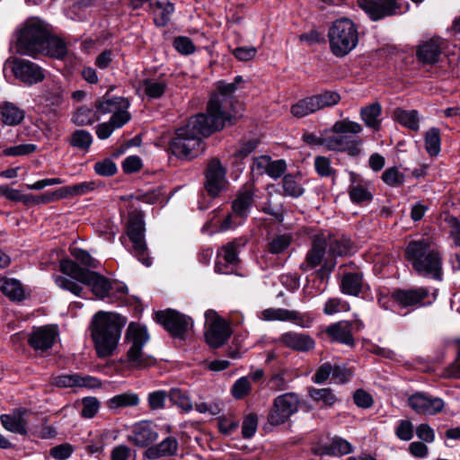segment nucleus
Here are the masks:
<instances>
[{
	"label": "nucleus",
	"instance_id": "obj_1",
	"mask_svg": "<svg viewBox=\"0 0 460 460\" xmlns=\"http://www.w3.org/2000/svg\"><path fill=\"white\" fill-rule=\"evenodd\" d=\"M221 103L215 98L207 107V113L191 117L184 127L177 129L171 141L172 153L181 158L192 159L201 155L205 145L200 136L208 137L225 127V113L219 112Z\"/></svg>",
	"mask_w": 460,
	"mask_h": 460
},
{
	"label": "nucleus",
	"instance_id": "obj_2",
	"mask_svg": "<svg viewBox=\"0 0 460 460\" xmlns=\"http://www.w3.org/2000/svg\"><path fill=\"white\" fill-rule=\"evenodd\" d=\"M59 269L65 276H56L55 283L60 288L80 296L83 291V288L77 283L80 282L89 287L98 298L103 299L109 295L111 284L104 276L84 269L68 259L60 261Z\"/></svg>",
	"mask_w": 460,
	"mask_h": 460
},
{
	"label": "nucleus",
	"instance_id": "obj_3",
	"mask_svg": "<svg viewBox=\"0 0 460 460\" xmlns=\"http://www.w3.org/2000/svg\"><path fill=\"white\" fill-rule=\"evenodd\" d=\"M405 258L418 275L442 280L443 252L432 238L423 237L409 242Z\"/></svg>",
	"mask_w": 460,
	"mask_h": 460
},
{
	"label": "nucleus",
	"instance_id": "obj_4",
	"mask_svg": "<svg viewBox=\"0 0 460 460\" xmlns=\"http://www.w3.org/2000/svg\"><path fill=\"white\" fill-rule=\"evenodd\" d=\"M125 324V319L115 313L99 311L93 316L90 332L99 358H107L113 354Z\"/></svg>",
	"mask_w": 460,
	"mask_h": 460
},
{
	"label": "nucleus",
	"instance_id": "obj_5",
	"mask_svg": "<svg viewBox=\"0 0 460 460\" xmlns=\"http://www.w3.org/2000/svg\"><path fill=\"white\" fill-rule=\"evenodd\" d=\"M362 131L359 123L344 119L336 121L332 128V135L325 136L323 146L331 151L347 152L350 156H357L361 153L362 139L353 137L349 134L357 135Z\"/></svg>",
	"mask_w": 460,
	"mask_h": 460
},
{
	"label": "nucleus",
	"instance_id": "obj_6",
	"mask_svg": "<svg viewBox=\"0 0 460 460\" xmlns=\"http://www.w3.org/2000/svg\"><path fill=\"white\" fill-rule=\"evenodd\" d=\"M148 341L146 327L136 323H129L125 334L128 349L124 364L127 367L139 370L155 365L156 359L144 351V346Z\"/></svg>",
	"mask_w": 460,
	"mask_h": 460
},
{
	"label": "nucleus",
	"instance_id": "obj_7",
	"mask_svg": "<svg viewBox=\"0 0 460 460\" xmlns=\"http://www.w3.org/2000/svg\"><path fill=\"white\" fill-rule=\"evenodd\" d=\"M45 24L36 19L27 20L16 30V51L22 55L35 58L43 50V43L48 36Z\"/></svg>",
	"mask_w": 460,
	"mask_h": 460
},
{
	"label": "nucleus",
	"instance_id": "obj_8",
	"mask_svg": "<svg viewBox=\"0 0 460 460\" xmlns=\"http://www.w3.org/2000/svg\"><path fill=\"white\" fill-rule=\"evenodd\" d=\"M328 39L332 53L336 57H345L358 45V30L351 20L338 19L330 27Z\"/></svg>",
	"mask_w": 460,
	"mask_h": 460
},
{
	"label": "nucleus",
	"instance_id": "obj_9",
	"mask_svg": "<svg viewBox=\"0 0 460 460\" xmlns=\"http://www.w3.org/2000/svg\"><path fill=\"white\" fill-rule=\"evenodd\" d=\"M326 252V236L325 233L317 234L312 241L310 249L305 254L304 261L300 264L299 269L303 271H308L322 265L317 270V275L323 279L329 277L331 272L336 266V261L332 258H325Z\"/></svg>",
	"mask_w": 460,
	"mask_h": 460
},
{
	"label": "nucleus",
	"instance_id": "obj_10",
	"mask_svg": "<svg viewBox=\"0 0 460 460\" xmlns=\"http://www.w3.org/2000/svg\"><path fill=\"white\" fill-rule=\"evenodd\" d=\"M127 234L133 243V252L137 260L145 266L149 267L152 260L147 253L145 242V224L143 215L137 209L128 214Z\"/></svg>",
	"mask_w": 460,
	"mask_h": 460
},
{
	"label": "nucleus",
	"instance_id": "obj_11",
	"mask_svg": "<svg viewBox=\"0 0 460 460\" xmlns=\"http://www.w3.org/2000/svg\"><path fill=\"white\" fill-rule=\"evenodd\" d=\"M300 399L296 393H286L277 396L268 414V423L279 426L286 423L298 411Z\"/></svg>",
	"mask_w": 460,
	"mask_h": 460
},
{
	"label": "nucleus",
	"instance_id": "obj_12",
	"mask_svg": "<svg viewBox=\"0 0 460 460\" xmlns=\"http://www.w3.org/2000/svg\"><path fill=\"white\" fill-rule=\"evenodd\" d=\"M10 69L14 77L25 84L32 85L42 82L44 70L36 63L18 58H8L4 65V73Z\"/></svg>",
	"mask_w": 460,
	"mask_h": 460
},
{
	"label": "nucleus",
	"instance_id": "obj_13",
	"mask_svg": "<svg viewBox=\"0 0 460 460\" xmlns=\"http://www.w3.org/2000/svg\"><path fill=\"white\" fill-rule=\"evenodd\" d=\"M207 343L213 348L222 346L230 337L231 331L226 322L214 310L205 313Z\"/></svg>",
	"mask_w": 460,
	"mask_h": 460
},
{
	"label": "nucleus",
	"instance_id": "obj_14",
	"mask_svg": "<svg viewBox=\"0 0 460 460\" xmlns=\"http://www.w3.org/2000/svg\"><path fill=\"white\" fill-rule=\"evenodd\" d=\"M228 181L226 169L217 158L212 159L205 171L204 188L211 198H217L226 190Z\"/></svg>",
	"mask_w": 460,
	"mask_h": 460
},
{
	"label": "nucleus",
	"instance_id": "obj_15",
	"mask_svg": "<svg viewBox=\"0 0 460 460\" xmlns=\"http://www.w3.org/2000/svg\"><path fill=\"white\" fill-rule=\"evenodd\" d=\"M156 321L173 337L183 339L187 331L192 327V320L177 311L167 309L155 313Z\"/></svg>",
	"mask_w": 460,
	"mask_h": 460
},
{
	"label": "nucleus",
	"instance_id": "obj_16",
	"mask_svg": "<svg viewBox=\"0 0 460 460\" xmlns=\"http://www.w3.org/2000/svg\"><path fill=\"white\" fill-rule=\"evenodd\" d=\"M259 318L262 321L290 322L301 328H309L314 323V317L310 314L285 308L264 309L260 313Z\"/></svg>",
	"mask_w": 460,
	"mask_h": 460
},
{
	"label": "nucleus",
	"instance_id": "obj_17",
	"mask_svg": "<svg viewBox=\"0 0 460 460\" xmlns=\"http://www.w3.org/2000/svg\"><path fill=\"white\" fill-rule=\"evenodd\" d=\"M407 403L413 411L423 415H435L441 412L445 406L441 398L421 392H417L409 396Z\"/></svg>",
	"mask_w": 460,
	"mask_h": 460
},
{
	"label": "nucleus",
	"instance_id": "obj_18",
	"mask_svg": "<svg viewBox=\"0 0 460 460\" xmlns=\"http://www.w3.org/2000/svg\"><path fill=\"white\" fill-rule=\"evenodd\" d=\"M394 301L402 307H420L430 305L435 300L436 295L433 294L432 300L426 302L429 297V290L427 288H410L406 290H395L393 294Z\"/></svg>",
	"mask_w": 460,
	"mask_h": 460
},
{
	"label": "nucleus",
	"instance_id": "obj_19",
	"mask_svg": "<svg viewBox=\"0 0 460 460\" xmlns=\"http://www.w3.org/2000/svg\"><path fill=\"white\" fill-rule=\"evenodd\" d=\"M217 88V93H215L211 97L208 105L213 99L217 98L221 103L220 111L217 112V114L219 115L221 112L225 113L228 117L225 119V124L226 122L233 124L238 114L234 110V103L231 101V96L237 90V86L235 85V83L218 82Z\"/></svg>",
	"mask_w": 460,
	"mask_h": 460
},
{
	"label": "nucleus",
	"instance_id": "obj_20",
	"mask_svg": "<svg viewBox=\"0 0 460 460\" xmlns=\"http://www.w3.org/2000/svg\"><path fill=\"white\" fill-rule=\"evenodd\" d=\"M58 336V329L53 325L35 328L28 339L29 345L37 351H46L52 348Z\"/></svg>",
	"mask_w": 460,
	"mask_h": 460
},
{
	"label": "nucleus",
	"instance_id": "obj_21",
	"mask_svg": "<svg viewBox=\"0 0 460 460\" xmlns=\"http://www.w3.org/2000/svg\"><path fill=\"white\" fill-rule=\"evenodd\" d=\"M362 327L363 323L358 319L353 321H340L328 326L326 333L336 341L352 346L354 344L352 332L359 331Z\"/></svg>",
	"mask_w": 460,
	"mask_h": 460
},
{
	"label": "nucleus",
	"instance_id": "obj_22",
	"mask_svg": "<svg viewBox=\"0 0 460 460\" xmlns=\"http://www.w3.org/2000/svg\"><path fill=\"white\" fill-rule=\"evenodd\" d=\"M284 347L298 352H308L314 349L315 341L305 332H286L279 338Z\"/></svg>",
	"mask_w": 460,
	"mask_h": 460
},
{
	"label": "nucleus",
	"instance_id": "obj_23",
	"mask_svg": "<svg viewBox=\"0 0 460 460\" xmlns=\"http://www.w3.org/2000/svg\"><path fill=\"white\" fill-rule=\"evenodd\" d=\"M237 262V244L235 242L228 243L217 252L215 271L219 274H231Z\"/></svg>",
	"mask_w": 460,
	"mask_h": 460
},
{
	"label": "nucleus",
	"instance_id": "obj_24",
	"mask_svg": "<svg viewBox=\"0 0 460 460\" xmlns=\"http://www.w3.org/2000/svg\"><path fill=\"white\" fill-rule=\"evenodd\" d=\"M358 3L375 21L394 14L398 8L395 0H358Z\"/></svg>",
	"mask_w": 460,
	"mask_h": 460
},
{
	"label": "nucleus",
	"instance_id": "obj_25",
	"mask_svg": "<svg viewBox=\"0 0 460 460\" xmlns=\"http://www.w3.org/2000/svg\"><path fill=\"white\" fill-rule=\"evenodd\" d=\"M442 45L443 40L438 37L421 42L416 52L418 60L424 65L437 64L441 57Z\"/></svg>",
	"mask_w": 460,
	"mask_h": 460
},
{
	"label": "nucleus",
	"instance_id": "obj_26",
	"mask_svg": "<svg viewBox=\"0 0 460 460\" xmlns=\"http://www.w3.org/2000/svg\"><path fill=\"white\" fill-rule=\"evenodd\" d=\"M255 189L252 184L243 186L232 202V211L240 219L246 218L250 214L254 201Z\"/></svg>",
	"mask_w": 460,
	"mask_h": 460
},
{
	"label": "nucleus",
	"instance_id": "obj_27",
	"mask_svg": "<svg viewBox=\"0 0 460 460\" xmlns=\"http://www.w3.org/2000/svg\"><path fill=\"white\" fill-rule=\"evenodd\" d=\"M148 11L154 23L158 27L166 26L174 13V4L170 0H149Z\"/></svg>",
	"mask_w": 460,
	"mask_h": 460
},
{
	"label": "nucleus",
	"instance_id": "obj_28",
	"mask_svg": "<svg viewBox=\"0 0 460 460\" xmlns=\"http://www.w3.org/2000/svg\"><path fill=\"white\" fill-rule=\"evenodd\" d=\"M52 384L58 387L74 388L86 387L93 388L100 385L98 379L89 376H81L79 374L61 375L52 379Z\"/></svg>",
	"mask_w": 460,
	"mask_h": 460
},
{
	"label": "nucleus",
	"instance_id": "obj_29",
	"mask_svg": "<svg viewBox=\"0 0 460 460\" xmlns=\"http://www.w3.org/2000/svg\"><path fill=\"white\" fill-rule=\"evenodd\" d=\"M158 433L151 421H140L134 425L130 440L137 447H146L156 440Z\"/></svg>",
	"mask_w": 460,
	"mask_h": 460
},
{
	"label": "nucleus",
	"instance_id": "obj_30",
	"mask_svg": "<svg viewBox=\"0 0 460 460\" xmlns=\"http://www.w3.org/2000/svg\"><path fill=\"white\" fill-rule=\"evenodd\" d=\"M26 415V410L17 409L12 413L2 414L0 421L6 430L20 435H26L28 432Z\"/></svg>",
	"mask_w": 460,
	"mask_h": 460
},
{
	"label": "nucleus",
	"instance_id": "obj_31",
	"mask_svg": "<svg viewBox=\"0 0 460 460\" xmlns=\"http://www.w3.org/2000/svg\"><path fill=\"white\" fill-rule=\"evenodd\" d=\"M177 449L178 441L174 438L168 437L156 446L148 447L144 455L148 459H157L173 456L176 454Z\"/></svg>",
	"mask_w": 460,
	"mask_h": 460
},
{
	"label": "nucleus",
	"instance_id": "obj_32",
	"mask_svg": "<svg viewBox=\"0 0 460 460\" xmlns=\"http://www.w3.org/2000/svg\"><path fill=\"white\" fill-rule=\"evenodd\" d=\"M363 285L361 272H348L342 276L340 288L343 294L357 296L362 291Z\"/></svg>",
	"mask_w": 460,
	"mask_h": 460
},
{
	"label": "nucleus",
	"instance_id": "obj_33",
	"mask_svg": "<svg viewBox=\"0 0 460 460\" xmlns=\"http://www.w3.org/2000/svg\"><path fill=\"white\" fill-rule=\"evenodd\" d=\"M357 174L353 172H349L350 186L349 188V199L353 203L360 204L364 202H370L373 199V195L368 190L367 186L358 182Z\"/></svg>",
	"mask_w": 460,
	"mask_h": 460
},
{
	"label": "nucleus",
	"instance_id": "obj_34",
	"mask_svg": "<svg viewBox=\"0 0 460 460\" xmlns=\"http://www.w3.org/2000/svg\"><path fill=\"white\" fill-rule=\"evenodd\" d=\"M0 115L5 125L16 126L24 119L25 111L13 102H4L0 104Z\"/></svg>",
	"mask_w": 460,
	"mask_h": 460
},
{
	"label": "nucleus",
	"instance_id": "obj_35",
	"mask_svg": "<svg viewBox=\"0 0 460 460\" xmlns=\"http://www.w3.org/2000/svg\"><path fill=\"white\" fill-rule=\"evenodd\" d=\"M293 242L291 234H277L270 236L266 243V252L273 255L284 254Z\"/></svg>",
	"mask_w": 460,
	"mask_h": 460
},
{
	"label": "nucleus",
	"instance_id": "obj_36",
	"mask_svg": "<svg viewBox=\"0 0 460 460\" xmlns=\"http://www.w3.org/2000/svg\"><path fill=\"white\" fill-rule=\"evenodd\" d=\"M382 107L379 102H373L360 110V118L367 128L378 130L381 126Z\"/></svg>",
	"mask_w": 460,
	"mask_h": 460
},
{
	"label": "nucleus",
	"instance_id": "obj_37",
	"mask_svg": "<svg viewBox=\"0 0 460 460\" xmlns=\"http://www.w3.org/2000/svg\"><path fill=\"white\" fill-rule=\"evenodd\" d=\"M140 403V397L137 393L128 391L116 394L107 401V407L111 411L120 408L137 407Z\"/></svg>",
	"mask_w": 460,
	"mask_h": 460
},
{
	"label": "nucleus",
	"instance_id": "obj_38",
	"mask_svg": "<svg viewBox=\"0 0 460 460\" xmlns=\"http://www.w3.org/2000/svg\"><path fill=\"white\" fill-rule=\"evenodd\" d=\"M326 249H328L330 257L342 256L350 252V241L344 237H340L331 234H325Z\"/></svg>",
	"mask_w": 460,
	"mask_h": 460
},
{
	"label": "nucleus",
	"instance_id": "obj_39",
	"mask_svg": "<svg viewBox=\"0 0 460 460\" xmlns=\"http://www.w3.org/2000/svg\"><path fill=\"white\" fill-rule=\"evenodd\" d=\"M43 50L39 54H44L56 58H63L67 53L66 44L59 38L53 37L48 32L46 41L43 43Z\"/></svg>",
	"mask_w": 460,
	"mask_h": 460
},
{
	"label": "nucleus",
	"instance_id": "obj_40",
	"mask_svg": "<svg viewBox=\"0 0 460 460\" xmlns=\"http://www.w3.org/2000/svg\"><path fill=\"white\" fill-rule=\"evenodd\" d=\"M394 119L402 126L413 130L419 131L420 129V118L416 110H403L396 108L394 111Z\"/></svg>",
	"mask_w": 460,
	"mask_h": 460
},
{
	"label": "nucleus",
	"instance_id": "obj_41",
	"mask_svg": "<svg viewBox=\"0 0 460 460\" xmlns=\"http://www.w3.org/2000/svg\"><path fill=\"white\" fill-rule=\"evenodd\" d=\"M352 451V446L347 440L335 437L331 439V441L323 446L320 448L321 455H330V456H343L348 455Z\"/></svg>",
	"mask_w": 460,
	"mask_h": 460
},
{
	"label": "nucleus",
	"instance_id": "obj_42",
	"mask_svg": "<svg viewBox=\"0 0 460 460\" xmlns=\"http://www.w3.org/2000/svg\"><path fill=\"white\" fill-rule=\"evenodd\" d=\"M0 290L13 301H21L24 297L23 288L21 282L15 279H0Z\"/></svg>",
	"mask_w": 460,
	"mask_h": 460
},
{
	"label": "nucleus",
	"instance_id": "obj_43",
	"mask_svg": "<svg viewBox=\"0 0 460 460\" xmlns=\"http://www.w3.org/2000/svg\"><path fill=\"white\" fill-rule=\"evenodd\" d=\"M310 398L323 408H332L338 397L331 388H311L308 391Z\"/></svg>",
	"mask_w": 460,
	"mask_h": 460
},
{
	"label": "nucleus",
	"instance_id": "obj_44",
	"mask_svg": "<svg viewBox=\"0 0 460 460\" xmlns=\"http://www.w3.org/2000/svg\"><path fill=\"white\" fill-rule=\"evenodd\" d=\"M316 111L331 108L338 104L341 95L335 91H324L318 94L312 95Z\"/></svg>",
	"mask_w": 460,
	"mask_h": 460
},
{
	"label": "nucleus",
	"instance_id": "obj_45",
	"mask_svg": "<svg viewBox=\"0 0 460 460\" xmlns=\"http://www.w3.org/2000/svg\"><path fill=\"white\" fill-rule=\"evenodd\" d=\"M120 101H128L124 97H110L104 95L95 103L97 111L101 114L114 113L120 110Z\"/></svg>",
	"mask_w": 460,
	"mask_h": 460
},
{
	"label": "nucleus",
	"instance_id": "obj_46",
	"mask_svg": "<svg viewBox=\"0 0 460 460\" xmlns=\"http://www.w3.org/2000/svg\"><path fill=\"white\" fill-rule=\"evenodd\" d=\"M300 177L287 174L283 178V191L286 196L298 198L303 195L305 189L300 182Z\"/></svg>",
	"mask_w": 460,
	"mask_h": 460
},
{
	"label": "nucleus",
	"instance_id": "obj_47",
	"mask_svg": "<svg viewBox=\"0 0 460 460\" xmlns=\"http://www.w3.org/2000/svg\"><path fill=\"white\" fill-rule=\"evenodd\" d=\"M441 140L440 130L431 128L425 133V149L431 156H436L440 152Z\"/></svg>",
	"mask_w": 460,
	"mask_h": 460
},
{
	"label": "nucleus",
	"instance_id": "obj_48",
	"mask_svg": "<svg viewBox=\"0 0 460 460\" xmlns=\"http://www.w3.org/2000/svg\"><path fill=\"white\" fill-rule=\"evenodd\" d=\"M315 105L312 96L299 100L290 108V112L296 118H303L309 114L316 112Z\"/></svg>",
	"mask_w": 460,
	"mask_h": 460
},
{
	"label": "nucleus",
	"instance_id": "obj_49",
	"mask_svg": "<svg viewBox=\"0 0 460 460\" xmlns=\"http://www.w3.org/2000/svg\"><path fill=\"white\" fill-rule=\"evenodd\" d=\"M143 89L147 97L160 98L164 93L167 84L164 80L146 79L142 83Z\"/></svg>",
	"mask_w": 460,
	"mask_h": 460
},
{
	"label": "nucleus",
	"instance_id": "obj_50",
	"mask_svg": "<svg viewBox=\"0 0 460 460\" xmlns=\"http://www.w3.org/2000/svg\"><path fill=\"white\" fill-rule=\"evenodd\" d=\"M129 106L130 103L128 101H120V110L112 113L111 117L110 118L109 122L116 129L122 128L130 120L131 116L128 111Z\"/></svg>",
	"mask_w": 460,
	"mask_h": 460
},
{
	"label": "nucleus",
	"instance_id": "obj_51",
	"mask_svg": "<svg viewBox=\"0 0 460 460\" xmlns=\"http://www.w3.org/2000/svg\"><path fill=\"white\" fill-rule=\"evenodd\" d=\"M95 182L93 181H83L74 185L62 187L65 199L68 197L83 196L95 189Z\"/></svg>",
	"mask_w": 460,
	"mask_h": 460
},
{
	"label": "nucleus",
	"instance_id": "obj_52",
	"mask_svg": "<svg viewBox=\"0 0 460 460\" xmlns=\"http://www.w3.org/2000/svg\"><path fill=\"white\" fill-rule=\"evenodd\" d=\"M93 143L92 135L84 129L75 130L70 139V145L84 152H88Z\"/></svg>",
	"mask_w": 460,
	"mask_h": 460
},
{
	"label": "nucleus",
	"instance_id": "obj_53",
	"mask_svg": "<svg viewBox=\"0 0 460 460\" xmlns=\"http://www.w3.org/2000/svg\"><path fill=\"white\" fill-rule=\"evenodd\" d=\"M168 397L172 403L177 405L184 411H190V410H192V402L188 394L178 388H172L170 390Z\"/></svg>",
	"mask_w": 460,
	"mask_h": 460
},
{
	"label": "nucleus",
	"instance_id": "obj_54",
	"mask_svg": "<svg viewBox=\"0 0 460 460\" xmlns=\"http://www.w3.org/2000/svg\"><path fill=\"white\" fill-rule=\"evenodd\" d=\"M252 391V384L247 376L238 378L231 388V394L235 399H243Z\"/></svg>",
	"mask_w": 460,
	"mask_h": 460
},
{
	"label": "nucleus",
	"instance_id": "obj_55",
	"mask_svg": "<svg viewBox=\"0 0 460 460\" xmlns=\"http://www.w3.org/2000/svg\"><path fill=\"white\" fill-rule=\"evenodd\" d=\"M98 119L96 113L86 107L79 108L73 117V121L79 126L91 125Z\"/></svg>",
	"mask_w": 460,
	"mask_h": 460
},
{
	"label": "nucleus",
	"instance_id": "obj_56",
	"mask_svg": "<svg viewBox=\"0 0 460 460\" xmlns=\"http://www.w3.org/2000/svg\"><path fill=\"white\" fill-rule=\"evenodd\" d=\"M46 101L53 106H59L64 100V89L58 82L48 86L45 93Z\"/></svg>",
	"mask_w": 460,
	"mask_h": 460
},
{
	"label": "nucleus",
	"instance_id": "obj_57",
	"mask_svg": "<svg viewBox=\"0 0 460 460\" xmlns=\"http://www.w3.org/2000/svg\"><path fill=\"white\" fill-rule=\"evenodd\" d=\"M383 181L390 187H398L404 181V175L395 167L386 169L382 174Z\"/></svg>",
	"mask_w": 460,
	"mask_h": 460
},
{
	"label": "nucleus",
	"instance_id": "obj_58",
	"mask_svg": "<svg viewBox=\"0 0 460 460\" xmlns=\"http://www.w3.org/2000/svg\"><path fill=\"white\" fill-rule=\"evenodd\" d=\"M349 310V305L341 298H330L324 305L323 313L332 315L340 312H347Z\"/></svg>",
	"mask_w": 460,
	"mask_h": 460
},
{
	"label": "nucleus",
	"instance_id": "obj_59",
	"mask_svg": "<svg viewBox=\"0 0 460 460\" xmlns=\"http://www.w3.org/2000/svg\"><path fill=\"white\" fill-rule=\"evenodd\" d=\"M257 141L251 139L240 143L233 152V157L235 161L242 160L252 153L257 147Z\"/></svg>",
	"mask_w": 460,
	"mask_h": 460
},
{
	"label": "nucleus",
	"instance_id": "obj_60",
	"mask_svg": "<svg viewBox=\"0 0 460 460\" xmlns=\"http://www.w3.org/2000/svg\"><path fill=\"white\" fill-rule=\"evenodd\" d=\"M94 171L98 175L109 177L117 172V165L111 159L106 158L94 164Z\"/></svg>",
	"mask_w": 460,
	"mask_h": 460
},
{
	"label": "nucleus",
	"instance_id": "obj_61",
	"mask_svg": "<svg viewBox=\"0 0 460 460\" xmlns=\"http://www.w3.org/2000/svg\"><path fill=\"white\" fill-rule=\"evenodd\" d=\"M258 427V417L254 413H249L243 420L242 434L244 438H251L256 432Z\"/></svg>",
	"mask_w": 460,
	"mask_h": 460
},
{
	"label": "nucleus",
	"instance_id": "obj_62",
	"mask_svg": "<svg viewBox=\"0 0 460 460\" xmlns=\"http://www.w3.org/2000/svg\"><path fill=\"white\" fill-rule=\"evenodd\" d=\"M173 47L182 55H190L195 52L196 48L192 40L184 36L176 37L173 40Z\"/></svg>",
	"mask_w": 460,
	"mask_h": 460
},
{
	"label": "nucleus",
	"instance_id": "obj_63",
	"mask_svg": "<svg viewBox=\"0 0 460 460\" xmlns=\"http://www.w3.org/2000/svg\"><path fill=\"white\" fill-rule=\"evenodd\" d=\"M167 397V393L163 390H158L150 393L147 397L149 408L153 411L164 409L165 405V400Z\"/></svg>",
	"mask_w": 460,
	"mask_h": 460
},
{
	"label": "nucleus",
	"instance_id": "obj_64",
	"mask_svg": "<svg viewBox=\"0 0 460 460\" xmlns=\"http://www.w3.org/2000/svg\"><path fill=\"white\" fill-rule=\"evenodd\" d=\"M314 168L316 172L322 177L332 176L335 171L331 165V161L325 156H316L314 159Z\"/></svg>",
	"mask_w": 460,
	"mask_h": 460
}]
</instances>
